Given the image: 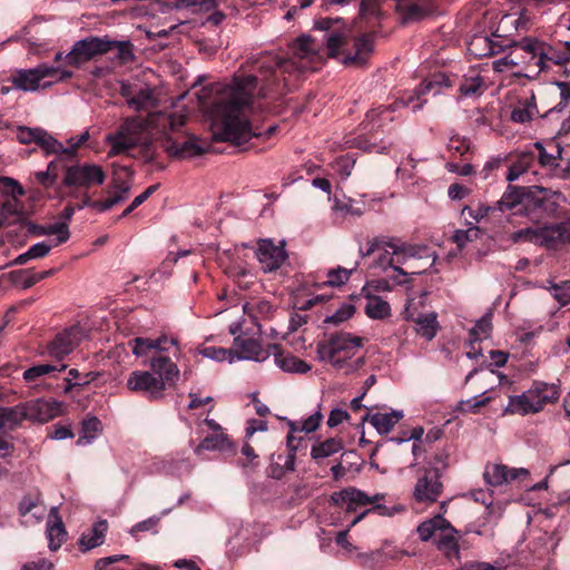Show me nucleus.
Returning a JSON list of instances; mask_svg holds the SVG:
<instances>
[{"label": "nucleus", "mask_w": 570, "mask_h": 570, "mask_svg": "<svg viewBox=\"0 0 570 570\" xmlns=\"http://www.w3.org/2000/svg\"><path fill=\"white\" fill-rule=\"evenodd\" d=\"M321 51L320 41L303 35L292 45V58L263 55L255 60L258 75L238 72L228 83L220 85L212 106L214 138L242 146L253 137L273 136L277 129L275 125L265 131H257L250 126L248 115L254 101L275 98L291 90L302 75L317 69L323 59Z\"/></svg>", "instance_id": "nucleus-1"}, {"label": "nucleus", "mask_w": 570, "mask_h": 570, "mask_svg": "<svg viewBox=\"0 0 570 570\" xmlns=\"http://www.w3.org/2000/svg\"><path fill=\"white\" fill-rule=\"evenodd\" d=\"M181 112H149L146 118L130 116L122 119L116 131L106 135L105 142L109 146L108 157L126 154L140 147L148 160L154 159L153 140L156 136L167 132V127L177 130L185 125Z\"/></svg>", "instance_id": "nucleus-2"}, {"label": "nucleus", "mask_w": 570, "mask_h": 570, "mask_svg": "<svg viewBox=\"0 0 570 570\" xmlns=\"http://www.w3.org/2000/svg\"><path fill=\"white\" fill-rule=\"evenodd\" d=\"M569 60V57H561L554 50L534 38H523L513 43L512 50L504 57L492 62L497 72L511 71L513 76L537 78L542 71L549 69V62L560 65Z\"/></svg>", "instance_id": "nucleus-3"}, {"label": "nucleus", "mask_w": 570, "mask_h": 570, "mask_svg": "<svg viewBox=\"0 0 570 570\" xmlns=\"http://www.w3.org/2000/svg\"><path fill=\"white\" fill-rule=\"evenodd\" d=\"M129 345L135 356L148 357L144 365L149 367V371L160 380L166 390L177 384L180 379V370L168 354L173 347L174 356L177 357L179 346L176 338L166 335L157 338L136 337L129 341Z\"/></svg>", "instance_id": "nucleus-4"}, {"label": "nucleus", "mask_w": 570, "mask_h": 570, "mask_svg": "<svg viewBox=\"0 0 570 570\" xmlns=\"http://www.w3.org/2000/svg\"><path fill=\"white\" fill-rule=\"evenodd\" d=\"M379 253L373 271H382L386 273L387 278H396L397 276L419 275L430 267L434 261L429 258L422 262L403 247H399L392 243H384L379 239L368 242L367 248H360L362 257ZM376 274V272H374Z\"/></svg>", "instance_id": "nucleus-5"}, {"label": "nucleus", "mask_w": 570, "mask_h": 570, "mask_svg": "<svg viewBox=\"0 0 570 570\" xmlns=\"http://www.w3.org/2000/svg\"><path fill=\"white\" fill-rule=\"evenodd\" d=\"M363 338L351 333H338L317 344V357L328 362L335 370L350 374L364 365L360 354Z\"/></svg>", "instance_id": "nucleus-6"}, {"label": "nucleus", "mask_w": 570, "mask_h": 570, "mask_svg": "<svg viewBox=\"0 0 570 570\" xmlns=\"http://www.w3.org/2000/svg\"><path fill=\"white\" fill-rule=\"evenodd\" d=\"M384 498L385 494L383 493L368 495L367 493L357 488L347 487L341 491L334 492L331 495V502L333 505L346 512H355L362 507L368 504L373 505L371 509L364 510L353 519V521L351 522V528H353L370 512H376L383 517H392L395 513L403 511V507L401 505H394L389 508L384 504H381V501H383Z\"/></svg>", "instance_id": "nucleus-7"}, {"label": "nucleus", "mask_w": 570, "mask_h": 570, "mask_svg": "<svg viewBox=\"0 0 570 570\" xmlns=\"http://www.w3.org/2000/svg\"><path fill=\"white\" fill-rule=\"evenodd\" d=\"M72 75L70 70L60 66L39 63L35 68L12 71L8 80L17 90L35 92L40 89H48L56 82L71 78Z\"/></svg>", "instance_id": "nucleus-8"}, {"label": "nucleus", "mask_w": 570, "mask_h": 570, "mask_svg": "<svg viewBox=\"0 0 570 570\" xmlns=\"http://www.w3.org/2000/svg\"><path fill=\"white\" fill-rule=\"evenodd\" d=\"M509 239L514 244L530 243L548 249H557L561 246L570 245V215L557 224L530 226L519 229L513 232Z\"/></svg>", "instance_id": "nucleus-9"}, {"label": "nucleus", "mask_w": 570, "mask_h": 570, "mask_svg": "<svg viewBox=\"0 0 570 570\" xmlns=\"http://www.w3.org/2000/svg\"><path fill=\"white\" fill-rule=\"evenodd\" d=\"M559 390L554 384L533 382L532 386L518 395L509 396L504 414L529 415L543 410L547 403H553L559 399Z\"/></svg>", "instance_id": "nucleus-10"}, {"label": "nucleus", "mask_w": 570, "mask_h": 570, "mask_svg": "<svg viewBox=\"0 0 570 570\" xmlns=\"http://www.w3.org/2000/svg\"><path fill=\"white\" fill-rule=\"evenodd\" d=\"M416 532L421 541H433L448 559H459L458 531L441 514L421 522Z\"/></svg>", "instance_id": "nucleus-11"}, {"label": "nucleus", "mask_w": 570, "mask_h": 570, "mask_svg": "<svg viewBox=\"0 0 570 570\" xmlns=\"http://www.w3.org/2000/svg\"><path fill=\"white\" fill-rule=\"evenodd\" d=\"M105 180L106 174L101 166L78 163L65 168L62 185L71 189L85 190L94 186H100Z\"/></svg>", "instance_id": "nucleus-12"}, {"label": "nucleus", "mask_w": 570, "mask_h": 570, "mask_svg": "<svg viewBox=\"0 0 570 570\" xmlns=\"http://www.w3.org/2000/svg\"><path fill=\"white\" fill-rule=\"evenodd\" d=\"M451 87L449 77L444 73H435L430 79H425L421 85L412 92H406L402 97L397 98L392 102V108L399 110L401 108H411L413 112H416L423 108L426 100L422 99V96L433 92L438 95L442 88Z\"/></svg>", "instance_id": "nucleus-13"}, {"label": "nucleus", "mask_w": 570, "mask_h": 570, "mask_svg": "<svg viewBox=\"0 0 570 570\" xmlns=\"http://www.w3.org/2000/svg\"><path fill=\"white\" fill-rule=\"evenodd\" d=\"M124 174L127 178H121L120 174L115 175L108 190V196L104 200H92L85 194L81 202L76 205L77 209L80 210L89 207L96 212L104 213L127 199L131 188V181L127 169H124Z\"/></svg>", "instance_id": "nucleus-14"}, {"label": "nucleus", "mask_w": 570, "mask_h": 570, "mask_svg": "<svg viewBox=\"0 0 570 570\" xmlns=\"http://www.w3.org/2000/svg\"><path fill=\"white\" fill-rule=\"evenodd\" d=\"M88 331L87 325L80 323L63 330L47 344L46 354L51 358L62 361L88 336Z\"/></svg>", "instance_id": "nucleus-15"}, {"label": "nucleus", "mask_w": 570, "mask_h": 570, "mask_svg": "<svg viewBox=\"0 0 570 570\" xmlns=\"http://www.w3.org/2000/svg\"><path fill=\"white\" fill-rule=\"evenodd\" d=\"M255 256L264 273H275L285 268L288 264V254L285 249L284 240H279L276 244L271 238L259 239Z\"/></svg>", "instance_id": "nucleus-16"}, {"label": "nucleus", "mask_w": 570, "mask_h": 570, "mask_svg": "<svg viewBox=\"0 0 570 570\" xmlns=\"http://www.w3.org/2000/svg\"><path fill=\"white\" fill-rule=\"evenodd\" d=\"M108 51H110V40L107 37H87L73 43L66 55V65L78 68L83 62Z\"/></svg>", "instance_id": "nucleus-17"}, {"label": "nucleus", "mask_w": 570, "mask_h": 570, "mask_svg": "<svg viewBox=\"0 0 570 570\" xmlns=\"http://www.w3.org/2000/svg\"><path fill=\"white\" fill-rule=\"evenodd\" d=\"M126 387L130 392L141 394L154 401L163 399L166 392L160 380L147 370L132 371L126 380Z\"/></svg>", "instance_id": "nucleus-18"}, {"label": "nucleus", "mask_w": 570, "mask_h": 570, "mask_svg": "<svg viewBox=\"0 0 570 570\" xmlns=\"http://www.w3.org/2000/svg\"><path fill=\"white\" fill-rule=\"evenodd\" d=\"M183 127L184 125L177 130H171L167 127V132L159 135L165 138L164 148L167 154L176 158H190L202 155L205 148L195 136L173 137V135L178 134Z\"/></svg>", "instance_id": "nucleus-19"}, {"label": "nucleus", "mask_w": 570, "mask_h": 570, "mask_svg": "<svg viewBox=\"0 0 570 570\" xmlns=\"http://www.w3.org/2000/svg\"><path fill=\"white\" fill-rule=\"evenodd\" d=\"M315 28L326 32L321 42H325L330 57H336L340 53L341 47L346 42L351 33V30L343 26V21L340 18H322L315 22Z\"/></svg>", "instance_id": "nucleus-20"}, {"label": "nucleus", "mask_w": 570, "mask_h": 570, "mask_svg": "<svg viewBox=\"0 0 570 570\" xmlns=\"http://www.w3.org/2000/svg\"><path fill=\"white\" fill-rule=\"evenodd\" d=\"M28 421L47 423L63 414L65 404L55 399H36L24 402Z\"/></svg>", "instance_id": "nucleus-21"}, {"label": "nucleus", "mask_w": 570, "mask_h": 570, "mask_svg": "<svg viewBox=\"0 0 570 570\" xmlns=\"http://www.w3.org/2000/svg\"><path fill=\"white\" fill-rule=\"evenodd\" d=\"M120 94L126 99L127 106L135 111L149 110L159 104L155 89L149 86L137 88L124 83Z\"/></svg>", "instance_id": "nucleus-22"}, {"label": "nucleus", "mask_w": 570, "mask_h": 570, "mask_svg": "<svg viewBox=\"0 0 570 570\" xmlns=\"http://www.w3.org/2000/svg\"><path fill=\"white\" fill-rule=\"evenodd\" d=\"M439 463L432 470L425 471L414 487L413 495L417 502L432 503L442 492V483L439 475Z\"/></svg>", "instance_id": "nucleus-23"}, {"label": "nucleus", "mask_w": 570, "mask_h": 570, "mask_svg": "<svg viewBox=\"0 0 570 570\" xmlns=\"http://www.w3.org/2000/svg\"><path fill=\"white\" fill-rule=\"evenodd\" d=\"M21 523L24 525H33L39 523L46 514V507L40 494L26 495L18 505Z\"/></svg>", "instance_id": "nucleus-24"}, {"label": "nucleus", "mask_w": 570, "mask_h": 570, "mask_svg": "<svg viewBox=\"0 0 570 570\" xmlns=\"http://www.w3.org/2000/svg\"><path fill=\"white\" fill-rule=\"evenodd\" d=\"M521 475L527 476L528 471L525 469H509L503 464H488L483 473L485 483L493 488L507 484Z\"/></svg>", "instance_id": "nucleus-25"}, {"label": "nucleus", "mask_w": 570, "mask_h": 570, "mask_svg": "<svg viewBox=\"0 0 570 570\" xmlns=\"http://www.w3.org/2000/svg\"><path fill=\"white\" fill-rule=\"evenodd\" d=\"M189 446L193 448L197 456H202L204 451L236 452L235 443L224 432L207 435L197 445L194 444V441H189Z\"/></svg>", "instance_id": "nucleus-26"}, {"label": "nucleus", "mask_w": 570, "mask_h": 570, "mask_svg": "<svg viewBox=\"0 0 570 570\" xmlns=\"http://www.w3.org/2000/svg\"><path fill=\"white\" fill-rule=\"evenodd\" d=\"M234 342L238 351L236 360L264 362L272 354V350L269 347L267 350L263 348L259 341L253 337L245 338L236 336Z\"/></svg>", "instance_id": "nucleus-27"}, {"label": "nucleus", "mask_w": 570, "mask_h": 570, "mask_svg": "<svg viewBox=\"0 0 570 570\" xmlns=\"http://www.w3.org/2000/svg\"><path fill=\"white\" fill-rule=\"evenodd\" d=\"M287 454H278L276 460L271 463L268 470V475L271 478L279 480L285 475L286 472H292L295 470L297 444H295V438L293 435H287Z\"/></svg>", "instance_id": "nucleus-28"}, {"label": "nucleus", "mask_w": 570, "mask_h": 570, "mask_svg": "<svg viewBox=\"0 0 570 570\" xmlns=\"http://www.w3.org/2000/svg\"><path fill=\"white\" fill-rule=\"evenodd\" d=\"M403 417L402 410H391L390 412H367L362 421L371 423L379 434H387Z\"/></svg>", "instance_id": "nucleus-29"}, {"label": "nucleus", "mask_w": 570, "mask_h": 570, "mask_svg": "<svg viewBox=\"0 0 570 570\" xmlns=\"http://www.w3.org/2000/svg\"><path fill=\"white\" fill-rule=\"evenodd\" d=\"M50 519L47 522L46 535L48 548L57 551L67 539V531L59 515L58 508L52 507L50 510Z\"/></svg>", "instance_id": "nucleus-30"}, {"label": "nucleus", "mask_w": 570, "mask_h": 570, "mask_svg": "<svg viewBox=\"0 0 570 570\" xmlns=\"http://www.w3.org/2000/svg\"><path fill=\"white\" fill-rule=\"evenodd\" d=\"M354 53H346L343 58V63L364 66L374 50V36L366 33L355 39Z\"/></svg>", "instance_id": "nucleus-31"}, {"label": "nucleus", "mask_w": 570, "mask_h": 570, "mask_svg": "<svg viewBox=\"0 0 570 570\" xmlns=\"http://www.w3.org/2000/svg\"><path fill=\"white\" fill-rule=\"evenodd\" d=\"M269 348L272 350L276 365L284 372L303 374L311 371L312 366L297 356L278 352L276 344H271Z\"/></svg>", "instance_id": "nucleus-32"}, {"label": "nucleus", "mask_w": 570, "mask_h": 570, "mask_svg": "<svg viewBox=\"0 0 570 570\" xmlns=\"http://www.w3.org/2000/svg\"><path fill=\"white\" fill-rule=\"evenodd\" d=\"M29 232L38 236L55 235L56 239L51 242V244L55 246H59L66 243L70 237L69 227L66 222H59L48 225H30Z\"/></svg>", "instance_id": "nucleus-33"}, {"label": "nucleus", "mask_w": 570, "mask_h": 570, "mask_svg": "<svg viewBox=\"0 0 570 570\" xmlns=\"http://www.w3.org/2000/svg\"><path fill=\"white\" fill-rule=\"evenodd\" d=\"M394 111L396 110L392 108V104L386 106L382 105L371 109L370 111H367L365 120L363 121L364 129L373 131L382 128L387 122L394 120V118L391 116V114Z\"/></svg>", "instance_id": "nucleus-34"}, {"label": "nucleus", "mask_w": 570, "mask_h": 570, "mask_svg": "<svg viewBox=\"0 0 570 570\" xmlns=\"http://www.w3.org/2000/svg\"><path fill=\"white\" fill-rule=\"evenodd\" d=\"M512 43L505 39L502 43L495 42L493 39L487 36H475L470 42L469 50L474 56H489L501 51L505 47H511Z\"/></svg>", "instance_id": "nucleus-35"}, {"label": "nucleus", "mask_w": 570, "mask_h": 570, "mask_svg": "<svg viewBox=\"0 0 570 570\" xmlns=\"http://www.w3.org/2000/svg\"><path fill=\"white\" fill-rule=\"evenodd\" d=\"M539 114L535 96L531 92L530 97L519 100L511 112V120L518 124H527L534 119Z\"/></svg>", "instance_id": "nucleus-36"}, {"label": "nucleus", "mask_w": 570, "mask_h": 570, "mask_svg": "<svg viewBox=\"0 0 570 570\" xmlns=\"http://www.w3.org/2000/svg\"><path fill=\"white\" fill-rule=\"evenodd\" d=\"M484 79L475 69H470L460 83L459 91L463 97H479L485 90Z\"/></svg>", "instance_id": "nucleus-37"}, {"label": "nucleus", "mask_w": 570, "mask_h": 570, "mask_svg": "<svg viewBox=\"0 0 570 570\" xmlns=\"http://www.w3.org/2000/svg\"><path fill=\"white\" fill-rule=\"evenodd\" d=\"M107 521H99L94 527L83 532L79 539V547L82 551H89L96 547H99L104 542L105 533L107 531Z\"/></svg>", "instance_id": "nucleus-38"}, {"label": "nucleus", "mask_w": 570, "mask_h": 570, "mask_svg": "<svg viewBox=\"0 0 570 570\" xmlns=\"http://www.w3.org/2000/svg\"><path fill=\"white\" fill-rule=\"evenodd\" d=\"M364 311L367 317L372 320H385L391 316V306L382 297L376 295H365Z\"/></svg>", "instance_id": "nucleus-39"}, {"label": "nucleus", "mask_w": 570, "mask_h": 570, "mask_svg": "<svg viewBox=\"0 0 570 570\" xmlns=\"http://www.w3.org/2000/svg\"><path fill=\"white\" fill-rule=\"evenodd\" d=\"M535 160V153L533 150L523 151L518 156V159L509 167L507 173V180L512 183L521 175L528 173Z\"/></svg>", "instance_id": "nucleus-40"}, {"label": "nucleus", "mask_w": 570, "mask_h": 570, "mask_svg": "<svg viewBox=\"0 0 570 570\" xmlns=\"http://www.w3.org/2000/svg\"><path fill=\"white\" fill-rule=\"evenodd\" d=\"M523 188L509 185L494 207L499 212L512 210L523 203Z\"/></svg>", "instance_id": "nucleus-41"}, {"label": "nucleus", "mask_w": 570, "mask_h": 570, "mask_svg": "<svg viewBox=\"0 0 570 570\" xmlns=\"http://www.w3.org/2000/svg\"><path fill=\"white\" fill-rule=\"evenodd\" d=\"M549 147L552 149L553 153L547 151V149L543 147L541 142H535L533 145V148L538 151V154H535V159H538L539 164L542 167H557V159L561 158L562 148L556 142H550Z\"/></svg>", "instance_id": "nucleus-42"}, {"label": "nucleus", "mask_w": 570, "mask_h": 570, "mask_svg": "<svg viewBox=\"0 0 570 570\" xmlns=\"http://www.w3.org/2000/svg\"><path fill=\"white\" fill-rule=\"evenodd\" d=\"M342 449V441L338 439L331 438L323 442L314 444L311 450V456L312 459L318 461L338 453Z\"/></svg>", "instance_id": "nucleus-43"}, {"label": "nucleus", "mask_w": 570, "mask_h": 570, "mask_svg": "<svg viewBox=\"0 0 570 570\" xmlns=\"http://www.w3.org/2000/svg\"><path fill=\"white\" fill-rule=\"evenodd\" d=\"M497 207L489 206L482 203H478L475 207L465 205L461 209V216L464 218L465 223H474L478 226L487 216L491 213H494Z\"/></svg>", "instance_id": "nucleus-44"}, {"label": "nucleus", "mask_w": 570, "mask_h": 570, "mask_svg": "<svg viewBox=\"0 0 570 570\" xmlns=\"http://www.w3.org/2000/svg\"><path fill=\"white\" fill-rule=\"evenodd\" d=\"M101 422L97 416H88L82 421L81 435L77 440L78 445L90 444L101 432Z\"/></svg>", "instance_id": "nucleus-45"}, {"label": "nucleus", "mask_w": 570, "mask_h": 570, "mask_svg": "<svg viewBox=\"0 0 570 570\" xmlns=\"http://www.w3.org/2000/svg\"><path fill=\"white\" fill-rule=\"evenodd\" d=\"M321 421H322V414H321V412L317 411L314 414L309 415L304 421L292 422L289 424L291 431H289L288 435H293L295 438V444L298 445L301 436L296 438L295 433H306L307 434V433L314 432L318 428Z\"/></svg>", "instance_id": "nucleus-46"}, {"label": "nucleus", "mask_w": 570, "mask_h": 570, "mask_svg": "<svg viewBox=\"0 0 570 570\" xmlns=\"http://www.w3.org/2000/svg\"><path fill=\"white\" fill-rule=\"evenodd\" d=\"M415 324L416 333L420 334L422 337L426 338L428 341H431L436 335L438 320L435 313L420 315L415 320Z\"/></svg>", "instance_id": "nucleus-47"}, {"label": "nucleus", "mask_w": 570, "mask_h": 570, "mask_svg": "<svg viewBox=\"0 0 570 570\" xmlns=\"http://www.w3.org/2000/svg\"><path fill=\"white\" fill-rule=\"evenodd\" d=\"M492 332V312L485 313L470 330L469 338L472 342H481L490 337Z\"/></svg>", "instance_id": "nucleus-48"}, {"label": "nucleus", "mask_w": 570, "mask_h": 570, "mask_svg": "<svg viewBox=\"0 0 570 570\" xmlns=\"http://www.w3.org/2000/svg\"><path fill=\"white\" fill-rule=\"evenodd\" d=\"M1 411L4 416L6 425L9 430L16 429L22 423V421L28 420L24 403H20L11 407H1Z\"/></svg>", "instance_id": "nucleus-49"}, {"label": "nucleus", "mask_w": 570, "mask_h": 570, "mask_svg": "<svg viewBox=\"0 0 570 570\" xmlns=\"http://www.w3.org/2000/svg\"><path fill=\"white\" fill-rule=\"evenodd\" d=\"M513 26L515 30L525 28V19L523 14L515 17L514 14H504L501 17L499 27L493 32L495 38H507L509 36V27Z\"/></svg>", "instance_id": "nucleus-50"}, {"label": "nucleus", "mask_w": 570, "mask_h": 570, "mask_svg": "<svg viewBox=\"0 0 570 570\" xmlns=\"http://www.w3.org/2000/svg\"><path fill=\"white\" fill-rule=\"evenodd\" d=\"M37 145L43 150L46 155H65L63 145L45 129H41Z\"/></svg>", "instance_id": "nucleus-51"}, {"label": "nucleus", "mask_w": 570, "mask_h": 570, "mask_svg": "<svg viewBox=\"0 0 570 570\" xmlns=\"http://www.w3.org/2000/svg\"><path fill=\"white\" fill-rule=\"evenodd\" d=\"M52 247H56L51 243L48 242H40L29 247V249L19 255L16 258V263L19 265L26 264L29 259H37L45 257Z\"/></svg>", "instance_id": "nucleus-52"}, {"label": "nucleus", "mask_w": 570, "mask_h": 570, "mask_svg": "<svg viewBox=\"0 0 570 570\" xmlns=\"http://www.w3.org/2000/svg\"><path fill=\"white\" fill-rule=\"evenodd\" d=\"M357 271V263L351 268L336 267L326 273L327 279L321 285H345L353 273Z\"/></svg>", "instance_id": "nucleus-53"}, {"label": "nucleus", "mask_w": 570, "mask_h": 570, "mask_svg": "<svg viewBox=\"0 0 570 570\" xmlns=\"http://www.w3.org/2000/svg\"><path fill=\"white\" fill-rule=\"evenodd\" d=\"M66 365L38 364L29 367L23 372V379L27 382H33L37 379L48 375L52 372H61L66 370Z\"/></svg>", "instance_id": "nucleus-54"}, {"label": "nucleus", "mask_w": 570, "mask_h": 570, "mask_svg": "<svg viewBox=\"0 0 570 570\" xmlns=\"http://www.w3.org/2000/svg\"><path fill=\"white\" fill-rule=\"evenodd\" d=\"M161 466L157 468V470L163 471L167 474L171 475H181L184 473H187L191 470L193 464L189 462V460L181 459V460H163L160 462Z\"/></svg>", "instance_id": "nucleus-55"}, {"label": "nucleus", "mask_w": 570, "mask_h": 570, "mask_svg": "<svg viewBox=\"0 0 570 570\" xmlns=\"http://www.w3.org/2000/svg\"><path fill=\"white\" fill-rule=\"evenodd\" d=\"M188 252L187 250H184V252H180L178 254H169L165 259L164 262L161 263L160 267L158 268V271L154 272L151 275H150V278H149V282H153V283H159V282H164L166 281L167 276L170 274L171 272V267L173 265L177 262V257L178 256H185L187 255Z\"/></svg>", "instance_id": "nucleus-56"}, {"label": "nucleus", "mask_w": 570, "mask_h": 570, "mask_svg": "<svg viewBox=\"0 0 570 570\" xmlns=\"http://www.w3.org/2000/svg\"><path fill=\"white\" fill-rule=\"evenodd\" d=\"M466 229H458L454 232L452 239L459 248L464 247L468 243L473 242L480 235V227L474 223H465Z\"/></svg>", "instance_id": "nucleus-57"}, {"label": "nucleus", "mask_w": 570, "mask_h": 570, "mask_svg": "<svg viewBox=\"0 0 570 570\" xmlns=\"http://www.w3.org/2000/svg\"><path fill=\"white\" fill-rule=\"evenodd\" d=\"M50 272H38V273H27V272H12L10 273V279L12 285H33L35 283L43 281Z\"/></svg>", "instance_id": "nucleus-58"}, {"label": "nucleus", "mask_w": 570, "mask_h": 570, "mask_svg": "<svg viewBox=\"0 0 570 570\" xmlns=\"http://www.w3.org/2000/svg\"><path fill=\"white\" fill-rule=\"evenodd\" d=\"M160 517L153 515L146 520H142L135 525H132L129 530V533L131 537H134L136 540H139V534L141 532H150L153 534L158 533V525H159Z\"/></svg>", "instance_id": "nucleus-59"}, {"label": "nucleus", "mask_w": 570, "mask_h": 570, "mask_svg": "<svg viewBox=\"0 0 570 570\" xmlns=\"http://www.w3.org/2000/svg\"><path fill=\"white\" fill-rule=\"evenodd\" d=\"M355 313V306L351 303H343L332 315L326 316L325 323L341 324L350 320Z\"/></svg>", "instance_id": "nucleus-60"}, {"label": "nucleus", "mask_w": 570, "mask_h": 570, "mask_svg": "<svg viewBox=\"0 0 570 570\" xmlns=\"http://www.w3.org/2000/svg\"><path fill=\"white\" fill-rule=\"evenodd\" d=\"M202 354L207 358L218 362L228 361L233 363L236 360V355H234L230 350L223 347L208 346L202 351Z\"/></svg>", "instance_id": "nucleus-61"}, {"label": "nucleus", "mask_w": 570, "mask_h": 570, "mask_svg": "<svg viewBox=\"0 0 570 570\" xmlns=\"http://www.w3.org/2000/svg\"><path fill=\"white\" fill-rule=\"evenodd\" d=\"M111 50L117 51V57L122 62H128L134 59L132 46L129 41L110 40V51Z\"/></svg>", "instance_id": "nucleus-62"}, {"label": "nucleus", "mask_w": 570, "mask_h": 570, "mask_svg": "<svg viewBox=\"0 0 570 570\" xmlns=\"http://www.w3.org/2000/svg\"><path fill=\"white\" fill-rule=\"evenodd\" d=\"M354 165L355 158L351 155H345L335 160L333 168L343 179H346L351 175Z\"/></svg>", "instance_id": "nucleus-63"}, {"label": "nucleus", "mask_w": 570, "mask_h": 570, "mask_svg": "<svg viewBox=\"0 0 570 570\" xmlns=\"http://www.w3.org/2000/svg\"><path fill=\"white\" fill-rule=\"evenodd\" d=\"M334 208L344 215L361 216L364 213L363 207L351 198L337 200Z\"/></svg>", "instance_id": "nucleus-64"}]
</instances>
